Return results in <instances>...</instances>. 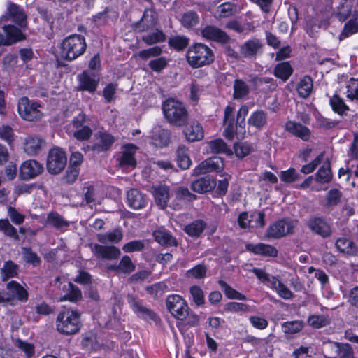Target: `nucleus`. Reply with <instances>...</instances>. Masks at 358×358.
Masks as SVG:
<instances>
[{"mask_svg": "<svg viewBox=\"0 0 358 358\" xmlns=\"http://www.w3.org/2000/svg\"><path fill=\"white\" fill-rule=\"evenodd\" d=\"M234 152L238 158H243L248 155L252 150V146L246 142L235 143L234 145Z\"/></svg>", "mask_w": 358, "mask_h": 358, "instance_id": "63", "label": "nucleus"}, {"mask_svg": "<svg viewBox=\"0 0 358 358\" xmlns=\"http://www.w3.org/2000/svg\"><path fill=\"white\" fill-rule=\"evenodd\" d=\"M168 63L169 59L166 57H159L151 59L148 63V66L152 71L159 73L167 66Z\"/></svg>", "mask_w": 358, "mask_h": 358, "instance_id": "59", "label": "nucleus"}, {"mask_svg": "<svg viewBox=\"0 0 358 358\" xmlns=\"http://www.w3.org/2000/svg\"><path fill=\"white\" fill-rule=\"evenodd\" d=\"M156 204L161 208H166L169 201V189L166 185H157L152 187Z\"/></svg>", "mask_w": 358, "mask_h": 358, "instance_id": "23", "label": "nucleus"}, {"mask_svg": "<svg viewBox=\"0 0 358 358\" xmlns=\"http://www.w3.org/2000/svg\"><path fill=\"white\" fill-rule=\"evenodd\" d=\"M307 226L312 232L322 238H327L331 234L330 225L322 217H310L307 221Z\"/></svg>", "mask_w": 358, "mask_h": 358, "instance_id": "14", "label": "nucleus"}, {"mask_svg": "<svg viewBox=\"0 0 358 358\" xmlns=\"http://www.w3.org/2000/svg\"><path fill=\"white\" fill-rule=\"evenodd\" d=\"M296 225L297 221L296 220L282 219L271 224L266 235L268 238H280L293 234Z\"/></svg>", "mask_w": 358, "mask_h": 358, "instance_id": "6", "label": "nucleus"}, {"mask_svg": "<svg viewBox=\"0 0 358 358\" xmlns=\"http://www.w3.org/2000/svg\"><path fill=\"white\" fill-rule=\"evenodd\" d=\"M166 305L169 313L178 320H183L189 314L187 301L178 294L168 296Z\"/></svg>", "mask_w": 358, "mask_h": 358, "instance_id": "7", "label": "nucleus"}, {"mask_svg": "<svg viewBox=\"0 0 358 358\" xmlns=\"http://www.w3.org/2000/svg\"><path fill=\"white\" fill-rule=\"evenodd\" d=\"M135 268V264L128 255L123 256L118 264L120 273L129 274L133 272Z\"/></svg>", "mask_w": 358, "mask_h": 358, "instance_id": "58", "label": "nucleus"}, {"mask_svg": "<svg viewBox=\"0 0 358 358\" xmlns=\"http://www.w3.org/2000/svg\"><path fill=\"white\" fill-rule=\"evenodd\" d=\"M345 94L349 100H358V78H351L347 83Z\"/></svg>", "mask_w": 358, "mask_h": 358, "instance_id": "57", "label": "nucleus"}, {"mask_svg": "<svg viewBox=\"0 0 358 358\" xmlns=\"http://www.w3.org/2000/svg\"><path fill=\"white\" fill-rule=\"evenodd\" d=\"M252 272L256 275V277L264 285L268 287L274 286L276 282L277 278L275 276H271L268 273H266L264 270L254 268Z\"/></svg>", "mask_w": 358, "mask_h": 358, "instance_id": "51", "label": "nucleus"}, {"mask_svg": "<svg viewBox=\"0 0 358 358\" xmlns=\"http://www.w3.org/2000/svg\"><path fill=\"white\" fill-rule=\"evenodd\" d=\"M176 161L178 166L182 169H187L192 164V160L189 156L188 149L184 145H180L176 150Z\"/></svg>", "mask_w": 358, "mask_h": 358, "instance_id": "35", "label": "nucleus"}, {"mask_svg": "<svg viewBox=\"0 0 358 358\" xmlns=\"http://www.w3.org/2000/svg\"><path fill=\"white\" fill-rule=\"evenodd\" d=\"M285 128L290 134L303 141H308L310 136V129L299 122L288 121L286 123Z\"/></svg>", "mask_w": 358, "mask_h": 358, "instance_id": "25", "label": "nucleus"}, {"mask_svg": "<svg viewBox=\"0 0 358 358\" xmlns=\"http://www.w3.org/2000/svg\"><path fill=\"white\" fill-rule=\"evenodd\" d=\"M186 58L192 67L199 68L212 63L214 60V55L212 50L206 45L196 43L189 48Z\"/></svg>", "mask_w": 358, "mask_h": 358, "instance_id": "3", "label": "nucleus"}, {"mask_svg": "<svg viewBox=\"0 0 358 358\" xmlns=\"http://www.w3.org/2000/svg\"><path fill=\"white\" fill-rule=\"evenodd\" d=\"M95 142L92 149L97 152L106 151L115 141V138L106 131H99L94 136Z\"/></svg>", "mask_w": 358, "mask_h": 358, "instance_id": "16", "label": "nucleus"}, {"mask_svg": "<svg viewBox=\"0 0 358 358\" xmlns=\"http://www.w3.org/2000/svg\"><path fill=\"white\" fill-rule=\"evenodd\" d=\"M268 122V114L263 110H257L251 113L248 124L249 126L255 127L258 130L263 129Z\"/></svg>", "mask_w": 358, "mask_h": 358, "instance_id": "27", "label": "nucleus"}, {"mask_svg": "<svg viewBox=\"0 0 358 358\" xmlns=\"http://www.w3.org/2000/svg\"><path fill=\"white\" fill-rule=\"evenodd\" d=\"M234 108L227 106L224 113V124L226 126L224 131V136L228 140H233L234 138V125L233 123Z\"/></svg>", "mask_w": 358, "mask_h": 358, "instance_id": "30", "label": "nucleus"}, {"mask_svg": "<svg viewBox=\"0 0 358 358\" xmlns=\"http://www.w3.org/2000/svg\"><path fill=\"white\" fill-rule=\"evenodd\" d=\"M303 327L301 320L288 321L282 324V331L286 334H294L300 332Z\"/></svg>", "mask_w": 358, "mask_h": 358, "instance_id": "50", "label": "nucleus"}, {"mask_svg": "<svg viewBox=\"0 0 358 358\" xmlns=\"http://www.w3.org/2000/svg\"><path fill=\"white\" fill-rule=\"evenodd\" d=\"M162 111L171 124L181 127L187 124L189 113L182 102L173 98L167 99L162 103Z\"/></svg>", "mask_w": 358, "mask_h": 358, "instance_id": "1", "label": "nucleus"}, {"mask_svg": "<svg viewBox=\"0 0 358 358\" xmlns=\"http://www.w3.org/2000/svg\"><path fill=\"white\" fill-rule=\"evenodd\" d=\"M22 254L24 261L28 264H32L34 266L38 265L41 262L40 258L38 257L37 254L29 248H22Z\"/></svg>", "mask_w": 358, "mask_h": 358, "instance_id": "60", "label": "nucleus"}, {"mask_svg": "<svg viewBox=\"0 0 358 358\" xmlns=\"http://www.w3.org/2000/svg\"><path fill=\"white\" fill-rule=\"evenodd\" d=\"M64 294L61 296L58 301L60 302L69 301L76 302L82 298V293L79 288L71 282H66L63 286Z\"/></svg>", "mask_w": 358, "mask_h": 358, "instance_id": "24", "label": "nucleus"}, {"mask_svg": "<svg viewBox=\"0 0 358 358\" xmlns=\"http://www.w3.org/2000/svg\"><path fill=\"white\" fill-rule=\"evenodd\" d=\"M3 31L6 37L0 34V46L1 45H9L24 38L21 30L13 25H5Z\"/></svg>", "mask_w": 358, "mask_h": 358, "instance_id": "19", "label": "nucleus"}, {"mask_svg": "<svg viewBox=\"0 0 358 358\" xmlns=\"http://www.w3.org/2000/svg\"><path fill=\"white\" fill-rule=\"evenodd\" d=\"M262 48L263 44L260 40L252 38L241 45L239 52L243 58L253 59L262 52Z\"/></svg>", "mask_w": 358, "mask_h": 358, "instance_id": "12", "label": "nucleus"}, {"mask_svg": "<svg viewBox=\"0 0 358 358\" xmlns=\"http://www.w3.org/2000/svg\"><path fill=\"white\" fill-rule=\"evenodd\" d=\"M313 87V82L311 77L305 76L298 83L296 90L300 97L307 98L310 95Z\"/></svg>", "mask_w": 358, "mask_h": 358, "instance_id": "34", "label": "nucleus"}, {"mask_svg": "<svg viewBox=\"0 0 358 358\" xmlns=\"http://www.w3.org/2000/svg\"><path fill=\"white\" fill-rule=\"evenodd\" d=\"M208 147L212 153H224L227 155L232 154L231 150L228 148L226 143L221 138L210 141L208 143Z\"/></svg>", "mask_w": 358, "mask_h": 358, "instance_id": "42", "label": "nucleus"}, {"mask_svg": "<svg viewBox=\"0 0 358 358\" xmlns=\"http://www.w3.org/2000/svg\"><path fill=\"white\" fill-rule=\"evenodd\" d=\"M207 268L204 264H197L187 271L186 275L188 278L201 279L206 277Z\"/></svg>", "mask_w": 358, "mask_h": 358, "instance_id": "61", "label": "nucleus"}, {"mask_svg": "<svg viewBox=\"0 0 358 358\" xmlns=\"http://www.w3.org/2000/svg\"><path fill=\"white\" fill-rule=\"evenodd\" d=\"M293 69L288 62L278 64L274 69V75L282 81H287L292 74Z\"/></svg>", "mask_w": 358, "mask_h": 358, "instance_id": "38", "label": "nucleus"}, {"mask_svg": "<svg viewBox=\"0 0 358 358\" xmlns=\"http://www.w3.org/2000/svg\"><path fill=\"white\" fill-rule=\"evenodd\" d=\"M358 32V17L350 19L345 24L343 29L340 34V39H343Z\"/></svg>", "mask_w": 358, "mask_h": 358, "instance_id": "49", "label": "nucleus"}, {"mask_svg": "<svg viewBox=\"0 0 358 358\" xmlns=\"http://www.w3.org/2000/svg\"><path fill=\"white\" fill-rule=\"evenodd\" d=\"M43 171V166L36 160H27L23 162L20 169V176L22 180L32 179Z\"/></svg>", "mask_w": 358, "mask_h": 358, "instance_id": "13", "label": "nucleus"}, {"mask_svg": "<svg viewBox=\"0 0 358 358\" xmlns=\"http://www.w3.org/2000/svg\"><path fill=\"white\" fill-rule=\"evenodd\" d=\"M18 266L11 261L6 262L1 268V275L3 280L17 276Z\"/></svg>", "mask_w": 358, "mask_h": 358, "instance_id": "52", "label": "nucleus"}, {"mask_svg": "<svg viewBox=\"0 0 358 358\" xmlns=\"http://www.w3.org/2000/svg\"><path fill=\"white\" fill-rule=\"evenodd\" d=\"M338 3L335 10V14L341 22H344L351 15L352 0H333Z\"/></svg>", "mask_w": 358, "mask_h": 358, "instance_id": "29", "label": "nucleus"}, {"mask_svg": "<svg viewBox=\"0 0 358 358\" xmlns=\"http://www.w3.org/2000/svg\"><path fill=\"white\" fill-rule=\"evenodd\" d=\"M279 177L282 182L291 183L298 180L300 176L294 169L290 168L286 171H282L279 174Z\"/></svg>", "mask_w": 358, "mask_h": 358, "instance_id": "62", "label": "nucleus"}, {"mask_svg": "<svg viewBox=\"0 0 358 358\" xmlns=\"http://www.w3.org/2000/svg\"><path fill=\"white\" fill-rule=\"evenodd\" d=\"M271 289H274L278 296L284 299H291L293 298L294 294L292 291L279 279H276L274 286H271Z\"/></svg>", "mask_w": 358, "mask_h": 358, "instance_id": "54", "label": "nucleus"}, {"mask_svg": "<svg viewBox=\"0 0 358 358\" xmlns=\"http://www.w3.org/2000/svg\"><path fill=\"white\" fill-rule=\"evenodd\" d=\"M234 94L235 99H242L249 94V87L245 82L241 79H236L234 82Z\"/></svg>", "mask_w": 358, "mask_h": 358, "instance_id": "44", "label": "nucleus"}, {"mask_svg": "<svg viewBox=\"0 0 358 358\" xmlns=\"http://www.w3.org/2000/svg\"><path fill=\"white\" fill-rule=\"evenodd\" d=\"M216 186L215 180L209 176L200 178L192 182V189L199 194H203L212 191Z\"/></svg>", "mask_w": 358, "mask_h": 358, "instance_id": "22", "label": "nucleus"}, {"mask_svg": "<svg viewBox=\"0 0 358 358\" xmlns=\"http://www.w3.org/2000/svg\"><path fill=\"white\" fill-rule=\"evenodd\" d=\"M165 40V34L159 29H155L152 33H148L142 36V41L148 45L164 42Z\"/></svg>", "mask_w": 358, "mask_h": 358, "instance_id": "47", "label": "nucleus"}, {"mask_svg": "<svg viewBox=\"0 0 358 358\" xmlns=\"http://www.w3.org/2000/svg\"><path fill=\"white\" fill-rule=\"evenodd\" d=\"M152 143L157 147H164L168 145L169 141V133L167 130L158 128L156 129L152 136Z\"/></svg>", "mask_w": 358, "mask_h": 358, "instance_id": "41", "label": "nucleus"}, {"mask_svg": "<svg viewBox=\"0 0 358 358\" xmlns=\"http://www.w3.org/2000/svg\"><path fill=\"white\" fill-rule=\"evenodd\" d=\"M127 301L129 307L138 317L146 321L152 320L157 322L159 320L157 315L152 310L144 306L141 301L136 299L133 296H128Z\"/></svg>", "mask_w": 358, "mask_h": 358, "instance_id": "9", "label": "nucleus"}, {"mask_svg": "<svg viewBox=\"0 0 358 358\" xmlns=\"http://www.w3.org/2000/svg\"><path fill=\"white\" fill-rule=\"evenodd\" d=\"M87 43L83 36L72 34L66 37L61 43V57L68 61H73L84 54Z\"/></svg>", "mask_w": 358, "mask_h": 358, "instance_id": "2", "label": "nucleus"}, {"mask_svg": "<svg viewBox=\"0 0 358 358\" xmlns=\"http://www.w3.org/2000/svg\"><path fill=\"white\" fill-rule=\"evenodd\" d=\"M17 111L23 120L29 122L38 121L43 116L42 106L38 102L30 100L26 96L19 99Z\"/></svg>", "mask_w": 358, "mask_h": 358, "instance_id": "5", "label": "nucleus"}, {"mask_svg": "<svg viewBox=\"0 0 358 358\" xmlns=\"http://www.w3.org/2000/svg\"><path fill=\"white\" fill-rule=\"evenodd\" d=\"M7 289L10 294L22 301H26L28 299L27 290L18 282L12 280L7 284Z\"/></svg>", "mask_w": 358, "mask_h": 358, "instance_id": "36", "label": "nucleus"}, {"mask_svg": "<svg viewBox=\"0 0 358 358\" xmlns=\"http://www.w3.org/2000/svg\"><path fill=\"white\" fill-rule=\"evenodd\" d=\"M47 222L57 229L63 230L69 226L68 221L65 220L57 213H50L47 217Z\"/></svg>", "mask_w": 358, "mask_h": 358, "instance_id": "46", "label": "nucleus"}, {"mask_svg": "<svg viewBox=\"0 0 358 358\" xmlns=\"http://www.w3.org/2000/svg\"><path fill=\"white\" fill-rule=\"evenodd\" d=\"M11 19L12 21L17 23L21 27H23L26 21V15L21 9L16 4L11 2L7 3L6 13L2 16V20H7Z\"/></svg>", "mask_w": 358, "mask_h": 358, "instance_id": "17", "label": "nucleus"}, {"mask_svg": "<svg viewBox=\"0 0 358 358\" xmlns=\"http://www.w3.org/2000/svg\"><path fill=\"white\" fill-rule=\"evenodd\" d=\"M128 205L134 210L143 208L145 205L143 195L136 189H131L127 195Z\"/></svg>", "mask_w": 358, "mask_h": 358, "instance_id": "31", "label": "nucleus"}, {"mask_svg": "<svg viewBox=\"0 0 358 358\" xmlns=\"http://www.w3.org/2000/svg\"><path fill=\"white\" fill-rule=\"evenodd\" d=\"M66 162L65 152L60 148H53L48 156L47 169L51 174H58L64 169Z\"/></svg>", "mask_w": 358, "mask_h": 358, "instance_id": "8", "label": "nucleus"}, {"mask_svg": "<svg viewBox=\"0 0 358 358\" xmlns=\"http://www.w3.org/2000/svg\"><path fill=\"white\" fill-rule=\"evenodd\" d=\"M206 227V223L201 220H195L185 227L184 231L191 237L197 238L203 233Z\"/></svg>", "mask_w": 358, "mask_h": 358, "instance_id": "37", "label": "nucleus"}, {"mask_svg": "<svg viewBox=\"0 0 358 358\" xmlns=\"http://www.w3.org/2000/svg\"><path fill=\"white\" fill-rule=\"evenodd\" d=\"M201 34L208 40L222 43H227L229 40V36L224 31L214 26H206L202 29Z\"/></svg>", "mask_w": 358, "mask_h": 358, "instance_id": "20", "label": "nucleus"}, {"mask_svg": "<svg viewBox=\"0 0 358 358\" xmlns=\"http://www.w3.org/2000/svg\"><path fill=\"white\" fill-rule=\"evenodd\" d=\"M186 139L189 142L199 141L203 138L204 131L202 126L196 121H192L184 129Z\"/></svg>", "mask_w": 358, "mask_h": 358, "instance_id": "21", "label": "nucleus"}, {"mask_svg": "<svg viewBox=\"0 0 358 358\" xmlns=\"http://www.w3.org/2000/svg\"><path fill=\"white\" fill-rule=\"evenodd\" d=\"M42 139L37 136H29L25 139L24 150L29 155L36 154L41 149Z\"/></svg>", "mask_w": 358, "mask_h": 358, "instance_id": "39", "label": "nucleus"}, {"mask_svg": "<svg viewBox=\"0 0 358 358\" xmlns=\"http://www.w3.org/2000/svg\"><path fill=\"white\" fill-rule=\"evenodd\" d=\"M316 182L325 184L331 182L332 179V173L330 168V164L325 162L317 171L315 175Z\"/></svg>", "mask_w": 358, "mask_h": 358, "instance_id": "40", "label": "nucleus"}, {"mask_svg": "<svg viewBox=\"0 0 358 358\" xmlns=\"http://www.w3.org/2000/svg\"><path fill=\"white\" fill-rule=\"evenodd\" d=\"M335 245L339 252L347 255H355L358 250L357 245L346 238H338Z\"/></svg>", "mask_w": 358, "mask_h": 358, "instance_id": "33", "label": "nucleus"}, {"mask_svg": "<svg viewBox=\"0 0 358 358\" xmlns=\"http://www.w3.org/2000/svg\"><path fill=\"white\" fill-rule=\"evenodd\" d=\"M156 24V13L151 9H145L141 20L135 24L134 28L139 32H145L153 29Z\"/></svg>", "mask_w": 358, "mask_h": 358, "instance_id": "18", "label": "nucleus"}, {"mask_svg": "<svg viewBox=\"0 0 358 358\" xmlns=\"http://www.w3.org/2000/svg\"><path fill=\"white\" fill-rule=\"evenodd\" d=\"M80 313L73 310L59 313L56 320L57 330L65 335L77 333L80 329Z\"/></svg>", "mask_w": 358, "mask_h": 358, "instance_id": "4", "label": "nucleus"}, {"mask_svg": "<svg viewBox=\"0 0 358 358\" xmlns=\"http://www.w3.org/2000/svg\"><path fill=\"white\" fill-rule=\"evenodd\" d=\"M246 249L256 255L275 257L278 255L277 249L270 245L259 243L257 244H248Z\"/></svg>", "mask_w": 358, "mask_h": 358, "instance_id": "26", "label": "nucleus"}, {"mask_svg": "<svg viewBox=\"0 0 358 358\" xmlns=\"http://www.w3.org/2000/svg\"><path fill=\"white\" fill-rule=\"evenodd\" d=\"M329 104L332 110L340 115H344L349 110V107L338 94H334L330 97Z\"/></svg>", "mask_w": 358, "mask_h": 358, "instance_id": "43", "label": "nucleus"}, {"mask_svg": "<svg viewBox=\"0 0 358 358\" xmlns=\"http://www.w3.org/2000/svg\"><path fill=\"white\" fill-rule=\"evenodd\" d=\"M343 194L337 189H330L325 196L327 207H331L338 205L342 198Z\"/></svg>", "mask_w": 358, "mask_h": 358, "instance_id": "55", "label": "nucleus"}, {"mask_svg": "<svg viewBox=\"0 0 358 358\" xmlns=\"http://www.w3.org/2000/svg\"><path fill=\"white\" fill-rule=\"evenodd\" d=\"M199 21V15L194 11H187L185 13L180 20L181 24L187 28H191L196 26Z\"/></svg>", "mask_w": 358, "mask_h": 358, "instance_id": "56", "label": "nucleus"}, {"mask_svg": "<svg viewBox=\"0 0 358 358\" xmlns=\"http://www.w3.org/2000/svg\"><path fill=\"white\" fill-rule=\"evenodd\" d=\"M0 231L15 240L19 239L16 228L10 223L8 219H0Z\"/></svg>", "mask_w": 358, "mask_h": 358, "instance_id": "53", "label": "nucleus"}, {"mask_svg": "<svg viewBox=\"0 0 358 358\" xmlns=\"http://www.w3.org/2000/svg\"><path fill=\"white\" fill-rule=\"evenodd\" d=\"M136 148L132 145L124 146L116 158L117 164L123 169L135 168L136 166V159L135 154Z\"/></svg>", "mask_w": 358, "mask_h": 358, "instance_id": "11", "label": "nucleus"}, {"mask_svg": "<svg viewBox=\"0 0 358 358\" xmlns=\"http://www.w3.org/2000/svg\"><path fill=\"white\" fill-rule=\"evenodd\" d=\"M218 284L228 299L237 300L246 299V296L244 294L232 288L225 281L220 280H219Z\"/></svg>", "mask_w": 358, "mask_h": 358, "instance_id": "45", "label": "nucleus"}, {"mask_svg": "<svg viewBox=\"0 0 358 358\" xmlns=\"http://www.w3.org/2000/svg\"><path fill=\"white\" fill-rule=\"evenodd\" d=\"M145 248L144 241L142 240H134L125 243L122 246V250L124 252L130 253L133 252H140Z\"/></svg>", "mask_w": 358, "mask_h": 358, "instance_id": "64", "label": "nucleus"}, {"mask_svg": "<svg viewBox=\"0 0 358 358\" xmlns=\"http://www.w3.org/2000/svg\"><path fill=\"white\" fill-rule=\"evenodd\" d=\"M91 249L97 258L104 259H118L121 255L120 249L112 245L94 244L91 245Z\"/></svg>", "mask_w": 358, "mask_h": 358, "instance_id": "15", "label": "nucleus"}, {"mask_svg": "<svg viewBox=\"0 0 358 358\" xmlns=\"http://www.w3.org/2000/svg\"><path fill=\"white\" fill-rule=\"evenodd\" d=\"M308 324L315 329H320L330 324V319L324 315H312L308 318Z\"/></svg>", "mask_w": 358, "mask_h": 358, "instance_id": "48", "label": "nucleus"}, {"mask_svg": "<svg viewBox=\"0 0 358 358\" xmlns=\"http://www.w3.org/2000/svg\"><path fill=\"white\" fill-rule=\"evenodd\" d=\"M123 238L122 230L120 227L115 228L112 231L99 234L97 235V240L102 244L110 243H118Z\"/></svg>", "mask_w": 358, "mask_h": 358, "instance_id": "28", "label": "nucleus"}, {"mask_svg": "<svg viewBox=\"0 0 358 358\" xmlns=\"http://www.w3.org/2000/svg\"><path fill=\"white\" fill-rule=\"evenodd\" d=\"M155 240L162 245L176 246V239L171 236L170 232L164 228H159L153 232Z\"/></svg>", "mask_w": 358, "mask_h": 358, "instance_id": "32", "label": "nucleus"}, {"mask_svg": "<svg viewBox=\"0 0 358 358\" xmlns=\"http://www.w3.org/2000/svg\"><path fill=\"white\" fill-rule=\"evenodd\" d=\"M77 80L78 90L93 93L96 90L99 83V78L94 74H90L87 71H84L77 75Z\"/></svg>", "mask_w": 358, "mask_h": 358, "instance_id": "10", "label": "nucleus"}]
</instances>
